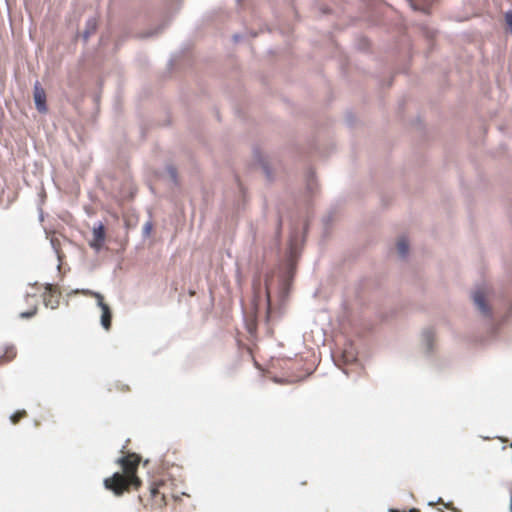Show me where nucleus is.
<instances>
[{"label": "nucleus", "mask_w": 512, "mask_h": 512, "mask_svg": "<svg viewBox=\"0 0 512 512\" xmlns=\"http://www.w3.org/2000/svg\"><path fill=\"white\" fill-rule=\"evenodd\" d=\"M141 457L136 453H127L117 459L116 463L120 466L121 472H115L112 476L104 479V487L111 491L115 496H122L132 490H139L142 480L137 472Z\"/></svg>", "instance_id": "obj_1"}, {"label": "nucleus", "mask_w": 512, "mask_h": 512, "mask_svg": "<svg viewBox=\"0 0 512 512\" xmlns=\"http://www.w3.org/2000/svg\"><path fill=\"white\" fill-rule=\"evenodd\" d=\"M168 494L169 486L163 481H158L151 484L148 495L139 498L144 507L151 511H159L167 505Z\"/></svg>", "instance_id": "obj_2"}, {"label": "nucleus", "mask_w": 512, "mask_h": 512, "mask_svg": "<svg viewBox=\"0 0 512 512\" xmlns=\"http://www.w3.org/2000/svg\"><path fill=\"white\" fill-rule=\"evenodd\" d=\"M78 292L84 296L96 299L97 305L102 311L101 325L105 330H110L112 322V312L109 305L104 302V296L99 292H95L89 289H83Z\"/></svg>", "instance_id": "obj_3"}, {"label": "nucleus", "mask_w": 512, "mask_h": 512, "mask_svg": "<svg viewBox=\"0 0 512 512\" xmlns=\"http://www.w3.org/2000/svg\"><path fill=\"white\" fill-rule=\"evenodd\" d=\"M490 290L487 287H479L473 293V301L484 316L491 315V309L486 303Z\"/></svg>", "instance_id": "obj_4"}, {"label": "nucleus", "mask_w": 512, "mask_h": 512, "mask_svg": "<svg viewBox=\"0 0 512 512\" xmlns=\"http://www.w3.org/2000/svg\"><path fill=\"white\" fill-rule=\"evenodd\" d=\"M105 236V227L102 223H99L98 226L93 228V238L89 242L90 247L93 248L96 252L100 251L103 247Z\"/></svg>", "instance_id": "obj_5"}, {"label": "nucleus", "mask_w": 512, "mask_h": 512, "mask_svg": "<svg viewBox=\"0 0 512 512\" xmlns=\"http://www.w3.org/2000/svg\"><path fill=\"white\" fill-rule=\"evenodd\" d=\"M34 103L38 112L45 113L47 111L46 95L38 82L34 86Z\"/></svg>", "instance_id": "obj_6"}, {"label": "nucleus", "mask_w": 512, "mask_h": 512, "mask_svg": "<svg viewBox=\"0 0 512 512\" xmlns=\"http://www.w3.org/2000/svg\"><path fill=\"white\" fill-rule=\"evenodd\" d=\"M98 23L95 17H89L85 22V28L81 32V38L84 43H87L89 37L94 34L97 30Z\"/></svg>", "instance_id": "obj_7"}, {"label": "nucleus", "mask_w": 512, "mask_h": 512, "mask_svg": "<svg viewBox=\"0 0 512 512\" xmlns=\"http://www.w3.org/2000/svg\"><path fill=\"white\" fill-rule=\"evenodd\" d=\"M413 11L429 14L431 0H405Z\"/></svg>", "instance_id": "obj_8"}, {"label": "nucleus", "mask_w": 512, "mask_h": 512, "mask_svg": "<svg viewBox=\"0 0 512 512\" xmlns=\"http://www.w3.org/2000/svg\"><path fill=\"white\" fill-rule=\"evenodd\" d=\"M26 301L29 303L30 305V309L28 311H25V312H20V317L21 318H30L32 316H34L37 312V297L35 295H28L26 297Z\"/></svg>", "instance_id": "obj_9"}, {"label": "nucleus", "mask_w": 512, "mask_h": 512, "mask_svg": "<svg viewBox=\"0 0 512 512\" xmlns=\"http://www.w3.org/2000/svg\"><path fill=\"white\" fill-rule=\"evenodd\" d=\"M168 23H169V20H164L156 28L149 29V30L141 33L140 37L141 38H150V37L157 36L159 33H161L167 27Z\"/></svg>", "instance_id": "obj_10"}, {"label": "nucleus", "mask_w": 512, "mask_h": 512, "mask_svg": "<svg viewBox=\"0 0 512 512\" xmlns=\"http://www.w3.org/2000/svg\"><path fill=\"white\" fill-rule=\"evenodd\" d=\"M43 300L45 305L50 306L52 309L56 308L59 303L57 297L50 290L44 293Z\"/></svg>", "instance_id": "obj_11"}, {"label": "nucleus", "mask_w": 512, "mask_h": 512, "mask_svg": "<svg viewBox=\"0 0 512 512\" xmlns=\"http://www.w3.org/2000/svg\"><path fill=\"white\" fill-rule=\"evenodd\" d=\"M408 242L404 237H401L397 242V251L401 257H405L408 253Z\"/></svg>", "instance_id": "obj_12"}, {"label": "nucleus", "mask_w": 512, "mask_h": 512, "mask_svg": "<svg viewBox=\"0 0 512 512\" xmlns=\"http://www.w3.org/2000/svg\"><path fill=\"white\" fill-rule=\"evenodd\" d=\"M180 9L179 0H171L166 4L167 13H176Z\"/></svg>", "instance_id": "obj_13"}, {"label": "nucleus", "mask_w": 512, "mask_h": 512, "mask_svg": "<svg viewBox=\"0 0 512 512\" xmlns=\"http://www.w3.org/2000/svg\"><path fill=\"white\" fill-rule=\"evenodd\" d=\"M27 416V412L25 410L16 411L11 415L10 420L13 424H17L21 419Z\"/></svg>", "instance_id": "obj_14"}, {"label": "nucleus", "mask_w": 512, "mask_h": 512, "mask_svg": "<svg viewBox=\"0 0 512 512\" xmlns=\"http://www.w3.org/2000/svg\"><path fill=\"white\" fill-rule=\"evenodd\" d=\"M345 121H346V125L349 127L357 125V118L351 111H348L346 113Z\"/></svg>", "instance_id": "obj_15"}, {"label": "nucleus", "mask_w": 512, "mask_h": 512, "mask_svg": "<svg viewBox=\"0 0 512 512\" xmlns=\"http://www.w3.org/2000/svg\"><path fill=\"white\" fill-rule=\"evenodd\" d=\"M16 357V349L14 347H8L5 351L4 358L5 361H11Z\"/></svg>", "instance_id": "obj_16"}, {"label": "nucleus", "mask_w": 512, "mask_h": 512, "mask_svg": "<svg viewBox=\"0 0 512 512\" xmlns=\"http://www.w3.org/2000/svg\"><path fill=\"white\" fill-rule=\"evenodd\" d=\"M507 30L512 34V10H508L504 15Z\"/></svg>", "instance_id": "obj_17"}, {"label": "nucleus", "mask_w": 512, "mask_h": 512, "mask_svg": "<svg viewBox=\"0 0 512 512\" xmlns=\"http://www.w3.org/2000/svg\"><path fill=\"white\" fill-rule=\"evenodd\" d=\"M246 39H248V38H247V33H244V31H243V32H241V33H235V34L232 36V41H233L234 43H239L240 41H243V40H246Z\"/></svg>", "instance_id": "obj_18"}, {"label": "nucleus", "mask_w": 512, "mask_h": 512, "mask_svg": "<svg viewBox=\"0 0 512 512\" xmlns=\"http://www.w3.org/2000/svg\"><path fill=\"white\" fill-rule=\"evenodd\" d=\"M244 33H247V38H256L259 34L258 31L254 30V29H245L244 30Z\"/></svg>", "instance_id": "obj_19"}, {"label": "nucleus", "mask_w": 512, "mask_h": 512, "mask_svg": "<svg viewBox=\"0 0 512 512\" xmlns=\"http://www.w3.org/2000/svg\"><path fill=\"white\" fill-rule=\"evenodd\" d=\"M168 173L170 174V176L173 179V181H176V178H177V171H176V169L173 168V167H169L168 168Z\"/></svg>", "instance_id": "obj_20"}, {"label": "nucleus", "mask_w": 512, "mask_h": 512, "mask_svg": "<svg viewBox=\"0 0 512 512\" xmlns=\"http://www.w3.org/2000/svg\"><path fill=\"white\" fill-rule=\"evenodd\" d=\"M509 510L512 512V483L509 486Z\"/></svg>", "instance_id": "obj_21"}, {"label": "nucleus", "mask_w": 512, "mask_h": 512, "mask_svg": "<svg viewBox=\"0 0 512 512\" xmlns=\"http://www.w3.org/2000/svg\"><path fill=\"white\" fill-rule=\"evenodd\" d=\"M175 62H176V57H174V56H173V57H171V58L168 60V64H167V65H168L169 69H172V68H173V66H174Z\"/></svg>", "instance_id": "obj_22"}, {"label": "nucleus", "mask_w": 512, "mask_h": 512, "mask_svg": "<svg viewBox=\"0 0 512 512\" xmlns=\"http://www.w3.org/2000/svg\"><path fill=\"white\" fill-rule=\"evenodd\" d=\"M238 2H240L241 0H237Z\"/></svg>", "instance_id": "obj_23"}]
</instances>
